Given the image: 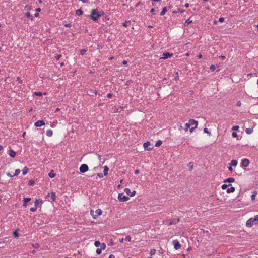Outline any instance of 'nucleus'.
<instances>
[{"label": "nucleus", "mask_w": 258, "mask_h": 258, "mask_svg": "<svg viewBox=\"0 0 258 258\" xmlns=\"http://www.w3.org/2000/svg\"><path fill=\"white\" fill-rule=\"evenodd\" d=\"M90 214L94 219H96L98 216L102 214V211L99 209L95 211L91 210Z\"/></svg>", "instance_id": "3"}, {"label": "nucleus", "mask_w": 258, "mask_h": 258, "mask_svg": "<svg viewBox=\"0 0 258 258\" xmlns=\"http://www.w3.org/2000/svg\"><path fill=\"white\" fill-rule=\"evenodd\" d=\"M80 171L82 173H85L88 170V166L86 164H83L80 167Z\"/></svg>", "instance_id": "5"}, {"label": "nucleus", "mask_w": 258, "mask_h": 258, "mask_svg": "<svg viewBox=\"0 0 258 258\" xmlns=\"http://www.w3.org/2000/svg\"><path fill=\"white\" fill-rule=\"evenodd\" d=\"M258 222V215H256L254 218L249 219L246 223V225L248 227H251L254 224Z\"/></svg>", "instance_id": "2"}, {"label": "nucleus", "mask_w": 258, "mask_h": 258, "mask_svg": "<svg viewBox=\"0 0 258 258\" xmlns=\"http://www.w3.org/2000/svg\"><path fill=\"white\" fill-rule=\"evenodd\" d=\"M42 200L40 199L36 200L35 201V207L37 208L38 207H40L42 204Z\"/></svg>", "instance_id": "12"}, {"label": "nucleus", "mask_w": 258, "mask_h": 258, "mask_svg": "<svg viewBox=\"0 0 258 258\" xmlns=\"http://www.w3.org/2000/svg\"><path fill=\"white\" fill-rule=\"evenodd\" d=\"M28 169L25 167L23 170H22V172H23V175H26L27 172H28Z\"/></svg>", "instance_id": "29"}, {"label": "nucleus", "mask_w": 258, "mask_h": 258, "mask_svg": "<svg viewBox=\"0 0 258 258\" xmlns=\"http://www.w3.org/2000/svg\"><path fill=\"white\" fill-rule=\"evenodd\" d=\"M34 184V181L33 180L29 181V185L31 186H33Z\"/></svg>", "instance_id": "48"}, {"label": "nucleus", "mask_w": 258, "mask_h": 258, "mask_svg": "<svg viewBox=\"0 0 258 258\" xmlns=\"http://www.w3.org/2000/svg\"><path fill=\"white\" fill-rule=\"evenodd\" d=\"M105 15V13L101 11H97V10L95 9H93L91 11V14L90 15V17L93 21H97L98 19Z\"/></svg>", "instance_id": "1"}, {"label": "nucleus", "mask_w": 258, "mask_h": 258, "mask_svg": "<svg viewBox=\"0 0 258 258\" xmlns=\"http://www.w3.org/2000/svg\"><path fill=\"white\" fill-rule=\"evenodd\" d=\"M131 23V21H126L125 22H124L123 24H122V25L125 27H126L128 26V24Z\"/></svg>", "instance_id": "27"}, {"label": "nucleus", "mask_w": 258, "mask_h": 258, "mask_svg": "<svg viewBox=\"0 0 258 258\" xmlns=\"http://www.w3.org/2000/svg\"><path fill=\"white\" fill-rule=\"evenodd\" d=\"M118 199L120 201L125 202L129 199V198L125 195L123 193L119 194L118 196Z\"/></svg>", "instance_id": "4"}, {"label": "nucleus", "mask_w": 258, "mask_h": 258, "mask_svg": "<svg viewBox=\"0 0 258 258\" xmlns=\"http://www.w3.org/2000/svg\"><path fill=\"white\" fill-rule=\"evenodd\" d=\"M37 209V208L36 207H32L31 209H30V211L31 212H35Z\"/></svg>", "instance_id": "46"}, {"label": "nucleus", "mask_w": 258, "mask_h": 258, "mask_svg": "<svg viewBox=\"0 0 258 258\" xmlns=\"http://www.w3.org/2000/svg\"><path fill=\"white\" fill-rule=\"evenodd\" d=\"M135 194H136V191H133L131 193L130 196L133 197L135 195Z\"/></svg>", "instance_id": "52"}, {"label": "nucleus", "mask_w": 258, "mask_h": 258, "mask_svg": "<svg viewBox=\"0 0 258 258\" xmlns=\"http://www.w3.org/2000/svg\"><path fill=\"white\" fill-rule=\"evenodd\" d=\"M155 11V9L154 8H152L151 9V10H150V12L151 13L154 14V12Z\"/></svg>", "instance_id": "59"}, {"label": "nucleus", "mask_w": 258, "mask_h": 258, "mask_svg": "<svg viewBox=\"0 0 258 258\" xmlns=\"http://www.w3.org/2000/svg\"><path fill=\"white\" fill-rule=\"evenodd\" d=\"M234 181H235L234 178H232V177H230V178H228L226 179L225 180H224V183L233 182Z\"/></svg>", "instance_id": "15"}, {"label": "nucleus", "mask_w": 258, "mask_h": 258, "mask_svg": "<svg viewBox=\"0 0 258 258\" xmlns=\"http://www.w3.org/2000/svg\"><path fill=\"white\" fill-rule=\"evenodd\" d=\"M48 197H50L52 201H54L56 199V195L55 192H52L50 194H48V195L46 196V198H47Z\"/></svg>", "instance_id": "8"}, {"label": "nucleus", "mask_w": 258, "mask_h": 258, "mask_svg": "<svg viewBox=\"0 0 258 258\" xmlns=\"http://www.w3.org/2000/svg\"><path fill=\"white\" fill-rule=\"evenodd\" d=\"M97 176L100 178H102L103 177V175L101 173H98Z\"/></svg>", "instance_id": "50"}, {"label": "nucleus", "mask_w": 258, "mask_h": 258, "mask_svg": "<svg viewBox=\"0 0 258 258\" xmlns=\"http://www.w3.org/2000/svg\"><path fill=\"white\" fill-rule=\"evenodd\" d=\"M173 53H170L168 52H164L162 54V57L160 59H167L173 56Z\"/></svg>", "instance_id": "6"}, {"label": "nucleus", "mask_w": 258, "mask_h": 258, "mask_svg": "<svg viewBox=\"0 0 258 258\" xmlns=\"http://www.w3.org/2000/svg\"><path fill=\"white\" fill-rule=\"evenodd\" d=\"M9 155L11 157H14L16 156V152L15 151H14L13 150H10Z\"/></svg>", "instance_id": "22"}, {"label": "nucleus", "mask_w": 258, "mask_h": 258, "mask_svg": "<svg viewBox=\"0 0 258 258\" xmlns=\"http://www.w3.org/2000/svg\"><path fill=\"white\" fill-rule=\"evenodd\" d=\"M100 245H101V248L100 249H101V250L105 249L106 247L105 243H102Z\"/></svg>", "instance_id": "40"}, {"label": "nucleus", "mask_w": 258, "mask_h": 258, "mask_svg": "<svg viewBox=\"0 0 258 258\" xmlns=\"http://www.w3.org/2000/svg\"><path fill=\"white\" fill-rule=\"evenodd\" d=\"M189 122L191 126L194 125L195 127H197L198 126V121L194 119H190Z\"/></svg>", "instance_id": "13"}, {"label": "nucleus", "mask_w": 258, "mask_h": 258, "mask_svg": "<svg viewBox=\"0 0 258 258\" xmlns=\"http://www.w3.org/2000/svg\"><path fill=\"white\" fill-rule=\"evenodd\" d=\"M192 22V20H190V18L187 19L185 22L184 23V25L185 26H187L189 24H190Z\"/></svg>", "instance_id": "24"}, {"label": "nucleus", "mask_w": 258, "mask_h": 258, "mask_svg": "<svg viewBox=\"0 0 258 258\" xmlns=\"http://www.w3.org/2000/svg\"><path fill=\"white\" fill-rule=\"evenodd\" d=\"M83 13V11L81 9H78L76 11V14L78 16L82 15Z\"/></svg>", "instance_id": "20"}, {"label": "nucleus", "mask_w": 258, "mask_h": 258, "mask_svg": "<svg viewBox=\"0 0 258 258\" xmlns=\"http://www.w3.org/2000/svg\"><path fill=\"white\" fill-rule=\"evenodd\" d=\"M35 11H36V12H37V13H38V12H40V11H41V9H40V8H37L35 10Z\"/></svg>", "instance_id": "55"}, {"label": "nucleus", "mask_w": 258, "mask_h": 258, "mask_svg": "<svg viewBox=\"0 0 258 258\" xmlns=\"http://www.w3.org/2000/svg\"><path fill=\"white\" fill-rule=\"evenodd\" d=\"M232 136L233 138H236L237 137V134L236 132H233L232 134Z\"/></svg>", "instance_id": "45"}, {"label": "nucleus", "mask_w": 258, "mask_h": 258, "mask_svg": "<svg viewBox=\"0 0 258 258\" xmlns=\"http://www.w3.org/2000/svg\"><path fill=\"white\" fill-rule=\"evenodd\" d=\"M46 134L48 137H51L53 134V132L51 130H47L46 131Z\"/></svg>", "instance_id": "17"}, {"label": "nucleus", "mask_w": 258, "mask_h": 258, "mask_svg": "<svg viewBox=\"0 0 258 258\" xmlns=\"http://www.w3.org/2000/svg\"><path fill=\"white\" fill-rule=\"evenodd\" d=\"M101 252H102V250H101V249H100H100H99V248L97 249V250H96V253H97V254H101Z\"/></svg>", "instance_id": "42"}, {"label": "nucleus", "mask_w": 258, "mask_h": 258, "mask_svg": "<svg viewBox=\"0 0 258 258\" xmlns=\"http://www.w3.org/2000/svg\"><path fill=\"white\" fill-rule=\"evenodd\" d=\"M196 128V127H195V126H194V127H192L190 128V129H189L190 132H191H191H193V131H194V130L195 128Z\"/></svg>", "instance_id": "54"}, {"label": "nucleus", "mask_w": 258, "mask_h": 258, "mask_svg": "<svg viewBox=\"0 0 258 258\" xmlns=\"http://www.w3.org/2000/svg\"><path fill=\"white\" fill-rule=\"evenodd\" d=\"M7 176H8L9 177H13V175H11L10 173H9V172L7 173Z\"/></svg>", "instance_id": "57"}, {"label": "nucleus", "mask_w": 258, "mask_h": 258, "mask_svg": "<svg viewBox=\"0 0 258 258\" xmlns=\"http://www.w3.org/2000/svg\"><path fill=\"white\" fill-rule=\"evenodd\" d=\"M230 185H231V184H230L229 185L223 184L222 185L221 188L223 190L226 189L228 187V186Z\"/></svg>", "instance_id": "35"}, {"label": "nucleus", "mask_w": 258, "mask_h": 258, "mask_svg": "<svg viewBox=\"0 0 258 258\" xmlns=\"http://www.w3.org/2000/svg\"><path fill=\"white\" fill-rule=\"evenodd\" d=\"M249 164V161L247 159H243L241 163V166L243 167H245L248 166Z\"/></svg>", "instance_id": "9"}, {"label": "nucleus", "mask_w": 258, "mask_h": 258, "mask_svg": "<svg viewBox=\"0 0 258 258\" xmlns=\"http://www.w3.org/2000/svg\"><path fill=\"white\" fill-rule=\"evenodd\" d=\"M166 12H167V8H166V7H165L162 9V10L160 13V15L161 16L164 15L166 13Z\"/></svg>", "instance_id": "25"}, {"label": "nucleus", "mask_w": 258, "mask_h": 258, "mask_svg": "<svg viewBox=\"0 0 258 258\" xmlns=\"http://www.w3.org/2000/svg\"><path fill=\"white\" fill-rule=\"evenodd\" d=\"M253 128H247L245 130V132L247 134H251L253 132Z\"/></svg>", "instance_id": "23"}, {"label": "nucleus", "mask_w": 258, "mask_h": 258, "mask_svg": "<svg viewBox=\"0 0 258 258\" xmlns=\"http://www.w3.org/2000/svg\"><path fill=\"white\" fill-rule=\"evenodd\" d=\"M173 244L174 245V247L176 250H178L180 248L181 245L179 242L175 240L173 241Z\"/></svg>", "instance_id": "7"}, {"label": "nucleus", "mask_w": 258, "mask_h": 258, "mask_svg": "<svg viewBox=\"0 0 258 258\" xmlns=\"http://www.w3.org/2000/svg\"><path fill=\"white\" fill-rule=\"evenodd\" d=\"M31 200V199L29 198H25L24 199V203L23 206L26 207L27 205V203Z\"/></svg>", "instance_id": "16"}, {"label": "nucleus", "mask_w": 258, "mask_h": 258, "mask_svg": "<svg viewBox=\"0 0 258 258\" xmlns=\"http://www.w3.org/2000/svg\"><path fill=\"white\" fill-rule=\"evenodd\" d=\"M150 145V142H147L145 143L143 145L144 148L147 150H151L153 148H148V146Z\"/></svg>", "instance_id": "11"}, {"label": "nucleus", "mask_w": 258, "mask_h": 258, "mask_svg": "<svg viewBox=\"0 0 258 258\" xmlns=\"http://www.w3.org/2000/svg\"><path fill=\"white\" fill-rule=\"evenodd\" d=\"M139 173V170H136L135 171V174H138Z\"/></svg>", "instance_id": "61"}, {"label": "nucleus", "mask_w": 258, "mask_h": 258, "mask_svg": "<svg viewBox=\"0 0 258 258\" xmlns=\"http://www.w3.org/2000/svg\"><path fill=\"white\" fill-rule=\"evenodd\" d=\"M108 170H109V169H108V167L107 166H105L104 167V170H103V173H104V176H106L107 175Z\"/></svg>", "instance_id": "19"}, {"label": "nucleus", "mask_w": 258, "mask_h": 258, "mask_svg": "<svg viewBox=\"0 0 258 258\" xmlns=\"http://www.w3.org/2000/svg\"><path fill=\"white\" fill-rule=\"evenodd\" d=\"M86 51H87L86 49H81L80 51V54L81 55H83Z\"/></svg>", "instance_id": "32"}, {"label": "nucleus", "mask_w": 258, "mask_h": 258, "mask_svg": "<svg viewBox=\"0 0 258 258\" xmlns=\"http://www.w3.org/2000/svg\"><path fill=\"white\" fill-rule=\"evenodd\" d=\"M19 234L17 230H16L15 231H14L13 232V235L16 238H18L19 237Z\"/></svg>", "instance_id": "34"}, {"label": "nucleus", "mask_w": 258, "mask_h": 258, "mask_svg": "<svg viewBox=\"0 0 258 258\" xmlns=\"http://www.w3.org/2000/svg\"><path fill=\"white\" fill-rule=\"evenodd\" d=\"M64 26L66 27H71V24L70 23H67L64 25Z\"/></svg>", "instance_id": "51"}, {"label": "nucleus", "mask_w": 258, "mask_h": 258, "mask_svg": "<svg viewBox=\"0 0 258 258\" xmlns=\"http://www.w3.org/2000/svg\"><path fill=\"white\" fill-rule=\"evenodd\" d=\"M20 170L19 169H16L15 172V174L13 176H17L20 173Z\"/></svg>", "instance_id": "36"}, {"label": "nucleus", "mask_w": 258, "mask_h": 258, "mask_svg": "<svg viewBox=\"0 0 258 258\" xmlns=\"http://www.w3.org/2000/svg\"><path fill=\"white\" fill-rule=\"evenodd\" d=\"M251 200H254L255 199V194H253L251 195Z\"/></svg>", "instance_id": "49"}, {"label": "nucleus", "mask_w": 258, "mask_h": 258, "mask_svg": "<svg viewBox=\"0 0 258 258\" xmlns=\"http://www.w3.org/2000/svg\"><path fill=\"white\" fill-rule=\"evenodd\" d=\"M239 126H238V125H235V126H233L232 127V129L233 130L235 131V130H238V129H239Z\"/></svg>", "instance_id": "43"}, {"label": "nucleus", "mask_w": 258, "mask_h": 258, "mask_svg": "<svg viewBox=\"0 0 258 258\" xmlns=\"http://www.w3.org/2000/svg\"><path fill=\"white\" fill-rule=\"evenodd\" d=\"M224 21V19L223 17H220L218 20V21L220 22H223Z\"/></svg>", "instance_id": "47"}, {"label": "nucleus", "mask_w": 258, "mask_h": 258, "mask_svg": "<svg viewBox=\"0 0 258 258\" xmlns=\"http://www.w3.org/2000/svg\"><path fill=\"white\" fill-rule=\"evenodd\" d=\"M162 142L161 140H158L155 144V146L158 147V146H160L162 144Z\"/></svg>", "instance_id": "31"}, {"label": "nucleus", "mask_w": 258, "mask_h": 258, "mask_svg": "<svg viewBox=\"0 0 258 258\" xmlns=\"http://www.w3.org/2000/svg\"><path fill=\"white\" fill-rule=\"evenodd\" d=\"M203 130L205 133L208 134L209 135H210V132H209L207 128H204Z\"/></svg>", "instance_id": "44"}, {"label": "nucleus", "mask_w": 258, "mask_h": 258, "mask_svg": "<svg viewBox=\"0 0 258 258\" xmlns=\"http://www.w3.org/2000/svg\"><path fill=\"white\" fill-rule=\"evenodd\" d=\"M25 16L27 18L30 19L31 20H33V17L29 12H27L26 13Z\"/></svg>", "instance_id": "14"}, {"label": "nucleus", "mask_w": 258, "mask_h": 258, "mask_svg": "<svg viewBox=\"0 0 258 258\" xmlns=\"http://www.w3.org/2000/svg\"><path fill=\"white\" fill-rule=\"evenodd\" d=\"M44 124H45V122L43 120H38V121H36L34 124L35 126H37V127H40Z\"/></svg>", "instance_id": "10"}, {"label": "nucleus", "mask_w": 258, "mask_h": 258, "mask_svg": "<svg viewBox=\"0 0 258 258\" xmlns=\"http://www.w3.org/2000/svg\"><path fill=\"white\" fill-rule=\"evenodd\" d=\"M189 6V4L188 3H186L184 5L185 8H188Z\"/></svg>", "instance_id": "60"}, {"label": "nucleus", "mask_w": 258, "mask_h": 258, "mask_svg": "<svg viewBox=\"0 0 258 258\" xmlns=\"http://www.w3.org/2000/svg\"><path fill=\"white\" fill-rule=\"evenodd\" d=\"M124 192H125L127 195H129V196H130L131 193V190H130V189L129 188H125V189H124Z\"/></svg>", "instance_id": "33"}, {"label": "nucleus", "mask_w": 258, "mask_h": 258, "mask_svg": "<svg viewBox=\"0 0 258 258\" xmlns=\"http://www.w3.org/2000/svg\"><path fill=\"white\" fill-rule=\"evenodd\" d=\"M220 58H221L222 60H224L225 59V56H220Z\"/></svg>", "instance_id": "62"}, {"label": "nucleus", "mask_w": 258, "mask_h": 258, "mask_svg": "<svg viewBox=\"0 0 258 258\" xmlns=\"http://www.w3.org/2000/svg\"><path fill=\"white\" fill-rule=\"evenodd\" d=\"M228 170H229V171H232L233 170V168H232V167L230 166V167H228Z\"/></svg>", "instance_id": "63"}, {"label": "nucleus", "mask_w": 258, "mask_h": 258, "mask_svg": "<svg viewBox=\"0 0 258 258\" xmlns=\"http://www.w3.org/2000/svg\"><path fill=\"white\" fill-rule=\"evenodd\" d=\"M94 245L96 247H99L101 245V243L99 241H96L94 243Z\"/></svg>", "instance_id": "37"}, {"label": "nucleus", "mask_w": 258, "mask_h": 258, "mask_svg": "<svg viewBox=\"0 0 258 258\" xmlns=\"http://www.w3.org/2000/svg\"><path fill=\"white\" fill-rule=\"evenodd\" d=\"M36 94L37 95V96H41L42 95V93L41 92H37V93H36Z\"/></svg>", "instance_id": "58"}, {"label": "nucleus", "mask_w": 258, "mask_h": 258, "mask_svg": "<svg viewBox=\"0 0 258 258\" xmlns=\"http://www.w3.org/2000/svg\"><path fill=\"white\" fill-rule=\"evenodd\" d=\"M125 240L130 242L131 240V238L130 237V236H126V237L125 238Z\"/></svg>", "instance_id": "41"}, {"label": "nucleus", "mask_w": 258, "mask_h": 258, "mask_svg": "<svg viewBox=\"0 0 258 258\" xmlns=\"http://www.w3.org/2000/svg\"><path fill=\"white\" fill-rule=\"evenodd\" d=\"M156 252V250L154 249H152L151 251H150V255H154Z\"/></svg>", "instance_id": "38"}, {"label": "nucleus", "mask_w": 258, "mask_h": 258, "mask_svg": "<svg viewBox=\"0 0 258 258\" xmlns=\"http://www.w3.org/2000/svg\"><path fill=\"white\" fill-rule=\"evenodd\" d=\"M216 69V66H210V69L211 71H214Z\"/></svg>", "instance_id": "39"}, {"label": "nucleus", "mask_w": 258, "mask_h": 258, "mask_svg": "<svg viewBox=\"0 0 258 258\" xmlns=\"http://www.w3.org/2000/svg\"><path fill=\"white\" fill-rule=\"evenodd\" d=\"M107 96L108 98H111L112 96V95L111 93H108L107 94Z\"/></svg>", "instance_id": "53"}, {"label": "nucleus", "mask_w": 258, "mask_h": 258, "mask_svg": "<svg viewBox=\"0 0 258 258\" xmlns=\"http://www.w3.org/2000/svg\"><path fill=\"white\" fill-rule=\"evenodd\" d=\"M109 258H115V256L113 254L110 255Z\"/></svg>", "instance_id": "64"}, {"label": "nucleus", "mask_w": 258, "mask_h": 258, "mask_svg": "<svg viewBox=\"0 0 258 258\" xmlns=\"http://www.w3.org/2000/svg\"><path fill=\"white\" fill-rule=\"evenodd\" d=\"M235 191V188L234 187H231L227 189V192L228 194L234 192Z\"/></svg>", "instance_id": "18"}, {"label": "nucleus", "mask_w": 258, "mask_h": 258, "mask_svg": "<svg viewBox=\"0 0 258 258\" xmlns=\"http://www.w3.org/2000/svg\"><path fill=\"white\" fill-rule=\"evenodd\" d=\"M237 164V161L235 160H232L231 161L230 165L231 166H236Z\"/></svg>", "instance_id": "26"}, {"label": "nucleus", "mask_w": 258, "mask_h": 258, "mask_svg": "<svg viewBox=\"0 0 258 258\" xmlns=\"http://www.w3.org/2000/svg\"><path fill=\"white\" fill-rule=\"evenodd\" d=\"M189 166L190 167V170H192V167H193V165H191V163H189Z\"/></svg>", "instance_id": "56"}, {"label": "nucleus", "mask_w": 258, "mask_h": 258, "mask_svg": "<svg viewBox=\"0 0 258 258\" xmlns=\"http://www.w3.org/2000/svg\"><path fill=\"white\" fill-rule=\"evenodd\" d=\"M50 178H53L55 176V174L53 173V171H51L48 174Z\"/></svg>", "instance_id": "30"}, {"label": "nucleus", "mask_w": 258, "mask_h": 258, "mask_svg": "<svg viewBox=\"0 0 258 258\" xmlns=\"http://www.w3.org/2000/svg\"><path fill=\"white\" fill-rule=\"evenodd\" d=\"M190 126H191V124H190V122H189V121H188V123H186L185 124V130L187 131L188 130V128H190Z\"/></svg>", "instance_id": "28"}, {"label": "nucleus", "mask_w": 258, "mask_h": 258, "mask_svg": "<svg viewBox=\"0 0 258 258\" xmlns=\"http://www.w3.org/2000/svg\"><path fill=\"white\" fill-rule=\"evenodd\" d=\"M184 12H185L184 10H181L180 9H178L177 11H174L172 12V13H174V14H176V13H183Z\"/></svg>", "instance_id": "21"}]
</instances>
